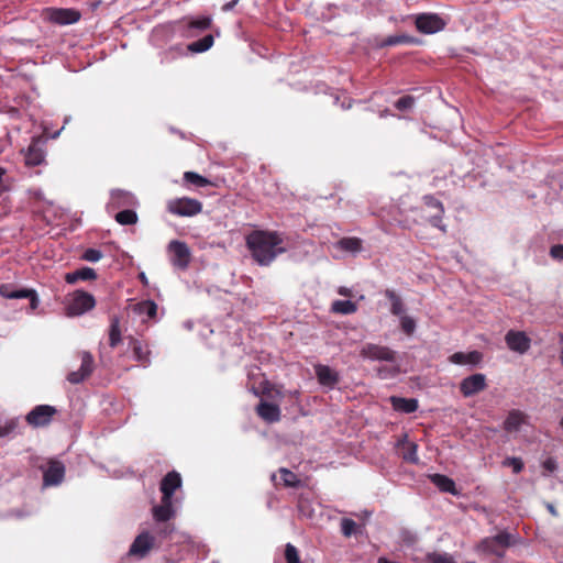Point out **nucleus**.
<instances>
[{
    "label": "nucleus",
    "mask_w": 563,
    "mask_h": 563,
    "mask_svg": "<svg viewBox=\"0 0 563 563\" xmlns=\"http://www.w3.org/2000/svg\"><path fill=\"white\" fill-rule=\"evenodd\" d=\"M245 244L260 266H269L278 255L287 251L283 235L276 231L254 230L246 235Z\"/></svg>",
    "instance_id": "f257e3e1"
},
{
    "label": "nucleus",
    "mask_w": 563,
    "mask_h": 563,
    "mask_svg": "<svg viewBox=\"0 0 563 563\" xmlns=\"http://www.w3.org/2000/svg\"><path fill=\"white\" fill-rule=\"evenodd\" d=\"M109 345L117 349L121 357L133 358L141 363L148 362L150 350L142 341L132 335H122L118 319L111 321Z\"/></svg>",
    "instance_id": "f03ea898"
},
{
    "label": "nucleus",
    "mask_w": 563,
    "mask_h": 563,
    "mask_svg": "<svg viewBox=\"0 0 563 563\" xmlns=\"http://www.w3.org/2000/svg\"><path fill=\"white\" fill-rule=\"evenodd\" d=\"M163 533L166 529L159 531H142L136 536L129 549V555L136 559H144L153 550H158L162 545Z\"/></svg>",
    "instance_id": "7ed1b4c3"
},
{
    "label": "nucleus",
    "mask_w": 563,
    "mask_h": 563,
    "mask_svg": "<svg viewBox=\"0 0 563 563\" xmlns=\"http://www.w3.org/2000/svg\"><path fill=\"white\" fill-rule=\"evenodd\" d=\"M96 305L95 297L84 290H75L66 297V312L69 317L80 316Z\"/></svg>",
    "instance_id": "20e7f679"
},
{
    "label": "nucleus",
    "mask_w": 563,
    "mask_h": 563,
    "mask_svg": "<svg viewBox=\"0 0 563 563\" xmlns=\"http://www.w3.org/2000/svg\"><path fill=\"white\" fill-rule=\"evenodd\" d=\"M514 543L515 536L507 531H501L494 537L483 539L478 544V550L483 551L484 553L503 558L505 555V550Z\"/></svg>",
    "instance_id": "39448f33"
},
{
    "label": "nucleus",
    "mask_w": 563,
    "mask_h": 563,
    "mask_svg": "<svg viewBox=\"0 0 563 563\" xmlns=\"http://www.w3.org/2000/svg\"><path fill=\"white\" fill-rule=\"evenodd\" d=\"M44 22L68 25L76 23L80 19V13L74 9L65 8H44L40 13Z\"/></svg>",
    "instance_id": "423d86ee"
},
{
    "label": "nucleus",
    "mask_w": 563,
    "mask_h": 563,
    "mask_svg": "<svg viewBox=\"0 0 563 563\" xmlns=\"http://www.w3.org/2000/svg\"><path fill=\"white\" fill-rule=\"evenodd\" d=\"M166 208L178 217H194L202 211V203L197 199L183 197L168 200Z\"/></svg>",
    "instance_id": "0eeeda50"
},
{
    "label": "nucleus",
    "mask_w": 563,
    "mask_h": 563,
    "mask_svg": "<svg viewBox=\"0 0 563 563\" xmlns=\"http://www.w3.org/2000/svg\"><path fill=\"white\" fill-rule=\"evenodd\" d=\"M169 261L178 269L185 271L191 262V252L187 243L173 240L167 246Z\"/></svg>",
    "instance_id": "6e6552de"
},
{
    "label": "nucleus",
    "mask_w": 563,
    "mask_h": 563,
    "mask_svg": "<svg viewBox=\"0 0 563 563\" xmlns=\"http://www.w3.org/2000/svg\"><path fill=\"white\" fill-rule=\"evenodd\" d=\"M57 410L49 405L35 406L26 416V422L33 428H41L49 424Z\"/></svg>",
    "instance_id": "1a4fd4ad"
},
{
    "label": "nucleus",
    "mask_w": 563,
    "mask_h": 563,
    "mask_svg": "<svg viewBox=\"0 0 563 563\" xmlns=\"http://www.w3.org/2000/svg\"><path fill=\"white\" fill-rule=\"evenodd\" d=\"M415 24L417 30L423 34H432L442 31L445 22L435 13H421L416 16Z\"/></svg>",
    "instance_id": "9d476101"
},
{
    "label": "nucleus",
    "mask_w": 563,
    "mask_h": 563,
    "mask_svg": "<svg viewBox=\"0 0 563 563\" xmlns=\"http://www.w3.org/2000/svg\"><path fill=\"white\" fill-rule=\"evenodd\" d=\"M360 355L363 358H368L372 361L394 362L396 357V352L389 349L388 346L366 343L365 345L362 346Z\"/></svg>",
    "instance_id": "9b49d317"
},
{
    "label": "nucleus",
    "mask_w": 563,
    "mask_h": 563,
    "mask_svg": "<svg viewBox=\"0 0 563 563\" xmlns=\"http://www.w3.org/2000/svg\"><path fill=\"white\" fill-rule=\"evenodd\" d=\"M487 388L486 376L476 373L465 377L460 383V391L464 397H472Z\"/></svg>",
    "instance_id": "f8f14e48"
},
{
    "label": "nucleus",
    "mask_w": 563,
    "mask_h": 563,
    "mask_svg": "<svg viewBox=\"0 0 563 563\" xmlns=\"http://www.w3.org/2000/svg\"><path fill=\"white\" fill-rule=\"evenodd\" d=\"M505 342L509 350L525 354L531 346V339L523 331L509 330L505 335Z\"/></svg>",
    "instance_id": "ddd939ff"
},
{
    "label": "nucleus",
    "mask_w": 563,
    "mask_h": 563,
    "mask_svg": "<svg viewBox=\"0 0 563 563\" xmlns=\"http://www.w3.org/2000/svg\"><path fill=\"white\" fill-rule=\"evenodd\" d=\"M65 476V466L62 462L51 460L48 466L44 470L43 483L44 486H54L63 482Z\"/></svg>",
    "instance_id": "4468645a"
},
{
    "label": "nucleus",
    "mask_w": 563,
    "mask_h": 563,
    "mask_svg": "<svg viewBox=\"0 0 563 563\" xmlns=\"http://www.w3.org/2000/svg\"><path fill=\"white\" fill-rule=\"evenodd\" d=\"M181 476L178 472H168L161 481L162 497L173 500L174 493L181 486Z\"/></svg>",
    "instance_id": "2eb2a0df"
},
{
    "label": "nucleus",
    "mask_w": 563,
    "mask_h": 563,
    "mask_svg": "<svg viewBox=\"0 0 563 563\" xmlns=\"http://www.w3.org/2000/svg\"><path fill=\"white\" fill-rule=\"evenodd\" d=\"M255 411L257 416L267 423L278 422L282 417L279 406L265 400H261L257 404Z\"/></svg>",
    "instance_id": "dca6fc26"
},
{
    "label": "nucleus",
    "mask_w": 563,
    "mask_h": 563,
    "mask_svg": "<svg viewBox=\"0 0 563 563\" xmlns=\"http://www.w3.org/2000/svg\"><path fill=\"white\" fill-rule=\"evenodd\" d=\"M93 368V358L88 352L81 353V366L79 371H75L68 374L67 379L71 384L81 383L87 376H89Z\"/></svg>",
    "instance_id": "f3484780"
},
{
    "label": "nucleus",
    "mask_w": 563,
    "mask_h": 563,
    "mask_svg": "<svg viewBox=\"0 0 563 563\" xmlns=\"http://www.w3.org/2000/svg\"><path fill=\"white\" fill-rule=\"evenodd\" d=\"M314 371L318 382L322 386L333 388L340 380L339 373L328 365H317Z\"/></svg>",
    "instance_id": "a211bd4d"
},
{
    "label": "nucleus",
    "mask_w": 563,
    "mask_h": 563,
    "mask_svg": "<svg viewBox=\"0 0 563 563\" xmlns=\"http://www.w3.org/2000/svg\"><path fill=\"white\" fill-rule=\"evenodd\" d=\"M528 422V415L519 409H512L508 412L504 421V430L507 432L519 431Z\"/></svg>",
    "instance_id": "6ab92c4d"
},
{
    "label": "nucleus",
    "mask_w": 563,
    "mask_h": 563,
    "mask_svg": "<svg viewBox=\"0 0 563 563\" xmlns=\"http://www.w3.org/2000/svg\"><path fill=\"white\" fill-rule=\"evenodd\" d=\"M423 200L428 207L437 210V212L430 217L429 221L431 225L440 229L442 232H445V227L442 224V216L444 213V207L442 202L432 196H424Z\"/></svg>",
    "instance_id": "aec40b11"
},
{
    "label": "nucleus",
    "mask_w": 563,
    "mask_h": 563,
    "mask_svg": "<svg viewBox=\"0 0 563 563\" xmlns=\"http://www.w3.org/2000/svg\"><path fill=\"white\" fill-rule=\"evenodd\" d=\"M27 166H38L45 161V151L36 142H32L24 154Z\"/></svg>",
    "instance_id": "412c9836"
},
{
    "label": "nucleus",
    "mask_w": 563,
    "mask_h": 563,
    "mask_svg": "<svg viewBox=\"0 0 563 563\" xmlns=\"http://www.w3.org/2000/svg\"><path fill=\"white\" fill-rule=\"evenodd\" d=\"M397 446L401 450V457L409 463L417 464L419 462V457L417 454L418 445L409 441L407 435L404 437L402 440H399Z\"/></svg>",
    "instance_id": "4be33fe9"
},
{
    "label": "nucleus",
    "mask_w": 563,
    "mask_h": 563,
    "mask_svg": "<svg viewBox=\"0 0 563 563\" xmlns=\"http://www.w3.org/2000/svg\"><path fill=\"white\" fill-rule=\"evenodd\" d=\"M482 360H483V354L478 351H472L468 353L455 352L449 357V361L451 363L457 364V365H465V364L477 365L482 362Z\"/></svg>",
    "instance_id": "5701e85b"
},
{
    "label": "nucleus",
    "mask_w": 563,
    "mask_h": 563,
    "mask_svg": "<svg viewBox=\"0 0 563 563\" xmlns=\"http://www.w3.org/2000/svg\"><path fill=\"white\" fill-rule=\"evenodd\" d=\"M175 514L173 508L172 499H164L162 497L161 505L153 507V518L157 522H166L168 521Z\"/></svg>",
    "instance_id": "b1692460"
},
{
    "label": "nucleus",
    "mask_w": 563,
    "mask_h": 563,
    "mask_svg": "<svg viewBox=\"0 0 563 563\" xmlns=\"http://www.w3.org/2000/svg\"><path fill=\"white\" fill-rule=\"evenodd\" d=\"M97 274L93 268L90 267H81L74 272H69L65 274V282L67 284L74 285L78 282L93 280L96 279Z\"/></svg>",
    "instance_id": "393cba45"
},
{
    "label": "nucleus",
    "mask_w": 563,
    "mask_h": 563,
    "mask_svg": "<svg viewBox=\"0 0 563 563\" xmlns=\"http://www.w3.org/2000/svg\"><path fill=\"white\" fill-rule=\"evenodd\" d=\"M390 404L397 411L412 413L418 409V400L415 398L390 397Z\"/></svg>",
    "instance_id": "a878e982"
},
{
    "label": "nucleus",
    "mask_w": 563,
    "mask_h": 563,
    "mask_svg": "<svg viewBox=\"0 0 563 563\" xmlns=\"http://www.w3.org/2000/svg\"><path fill=\"white\" fill-rule=\"evenodd\" d=\"M431 482L444 493H450L452 495H457L456 486L453 479L442 474H433L431 476Z\"/></svg>",
    "instance_id": "bb28decb"
},
{
    "label": "nucleus",
    "mask_w": 563,
    "mask_h": 563,
    "mask_svg": "<svg viewBox=\"0 0 563 563\" xmlns=\"http://www.w3.org/2000/svg\"><path fill=\"white\" fill-rule=\"evenodd\" d=\"M335 247L349 253H360L362 251V240L356 236L342 238L335 243Z\"/></svg>",
    "instance_id": "cd10ccee"
},
{
    "label": "nucleus",
    "mask_w": 563,
    "mask_h": 563,
    "mask_svg": "<svg viewBox=\"0 0 563 563\" xmlns=\"http://www.w3.org/2000/svg\"><path fill=\"white\" fill-rule=\"evenodd\" d=\"M418 40L411 35L407 34H397L389 35L382 40L378 44L379 47L395 46L399 44H417Z\"/></svg>",
    "instance_id": "c85d7f7f"
},
{
    "label": "nucleus",
    "mask_w": 563,
    "mask_h": 563,
    "mask_svg": "<svg viewBox=\"0 0 563 563\" xmlns=\"http://www.w3.org/2000/svg\"><path fill=\"white\" fill-rule=\"evenodd\" d=\"M212 20L210 16H199L191 19L187 23V34L194 36V30L205 31L211 26Z\"/></svg>",
    "instance_id": "c756f323"
},
{
    "label": "nucleus",
    "mask_w": 563,
    "mask_h": 563,
    "mask_svg": "<svg viewBox=\"0 0 563 563\" xmlns=\"http://www.w3.org/2000/svg\"><path fill=\"white\" fill-rule=\"evenodd\" d=\"M331 311L339 314H352L357 311V305L351 300H335L331 305Z\"/></svg>",
    "instance_id": "7c9ffc66"
},
{
    "label": "nucleus",
    "mask_w": 563,
    "mask_h": 563,
    "mask_svg": "<svg viewBox=\"0 0 563 563\" xmlns=\"http://www.w3.org/2000/svg\"><path fill=\"white\" fill-rule=\"evenodd\" d=\"M385 297L389 299L391 307L390 312L394 316H401L405 312V306L401 298L391 289L385 290Z\"/></svg>",
    "instance_id": "2f4dec72"
},
{
    "label": "nucleus",
    "mask_w": 563,
    "mask_h": 563,
    "mask_svg": "<svg viewBox=\"0 0 563 563\" xmlns=\"http://www.w3.org/2000/svg\"><path fill=\"white\" fill-rule=\"evenodd\" d=\"M282 483L285 487L298 488L301 486V481L298 476L288 468L280 467L278 470Z\"/></svg>",
    "instance_id": "473e14b6"
},
{
    "label": "nucleus",
    "mask_w": 563,
    "mask_h": 563,
    "mask_svg": "<svg viewBox=\"0 0 563 563\" xmlns=\"http://www.w3.org/2000/svg\"><path fill=\"white\" fill-rule=\"evenodd\" d=\"M0 295L7 299H21L30 296V289L14 290L10 285L3 284L0 286Z\"/></svg>",
    "instance_id": "72a5a7b5"
},
{
    "label": "nucleus",
    "mask_w": 563,
    "mask_h": 563,
    "mask_svg": "<svg viewBox=\"0 0 563 563\" xmlns=\"http://www.w3.org/2000/svg\"><path fill=\"white\" fill-rule=\"evenodd\" d=\"M135 311L154 319L157 314V305L153 300H143L135 305Z\"/></svg>",
    "instance_id": "f704fd0d"
},
{
    "label": "nucleus",
    "mask_w": 563,
    "mask_h": 563,
    "mask_svg": "<svg viewBox=\"0 0 563 563\" xmlns=\"http://www.w3.org/2000/svg\"><path fill=\"white\" fill-rule=\"evenodd\" d=\"M115 221L121 225H131L137 222V214L132 209H124L114 216Z\"/></svg>",
    "instance_id": "c9c22d12"
},
{
    "label": "nucleus",
    "mask_w": 563,
    "mask_h": 563,
    "mask_svg": "<svg viewBox=\"0 0 563 563\" xmlns=\"http://www.w3.org/2000/svg\"><path fill=\"white\" fill-rule=\"evenodd\" d=\"M213 36L211 34L206 35L205 37L192 42L189 44L188 48L195 53H202L208 51L213 45Z\"/></svg>",
    "instance_id": "e433bc0d"
},
{
    "label": "nucleus",
    "mask_w": 563,
    "mask_h": 563,
    "mask_svg": "<svg viewBox=\"0 0 563 563\" xmlns=\"http://www.w3.org/2000/svg\"><path fill=\"white\" fill-rule=\"evenodd\" d=\"M184 180L188 184L196 186V187H206L211 184L209 179H207L206 177H203L195 172H185Z\"/></svg>",
    "instance_id": "4c0bfd02"
},
{
    "label": "nucleus",
    "mask_w": 563,
    "mask_h": 563,
    "mask_svg": "<svg viewBox=\"0 0 563 563\" xmlns=\"http://www.w3.org/2000/svg\"><path fill=\"white\" fill-rule=\"evenodd\" d=\"M19 420L16 418L0 421V438H5L14 433L18 429Z\"/></svg>",
    "instance_id": "58836bf2"
},
{
    "label": "nucleus",
    "mask_w": 563,
    "mask_h": 563,
    "mask_svg": "<svg viewBox=\"0 0 563 563\" xmlns=\"http://www.w3.org/2000/svg\"><path fill=\"white\" fill-rule=\"evenodd\" d=\"M284 556H285L286 563H301L299 551L291 543H287L285 545Z\"/></svg>",
    "instance_id": "ea45409f"
},
{
    "label": "nucleus",
    "mask_w": 563,
    "mask_h": 563,
    "mask_svg": "<svg viewBox=\"0 0 563 563\" xmlns=\"http://www.w3.org/2000/svg\"><path fill=\"white\" fill-rule=\"evenodd\" d=\"M357 525L354 520L350 518H343L341 520V532L344 537L350 538L352 534L356 533Z\"/></svg>",
    "instance_id": "a19ab883"
},
{
    "label": "nucleus",
    "mask_w": 563,
    "mask_h": 563,
    "mask_svg": "<svg viewBox=\"0 0 563 563\" xmlns=\"http://www.w3.org/2000/svg\"><path fill=\"white\" fill-rule=\"evenodd\" d=\"M400 327H401V330L407 335H411L416 330V321L411 317L402 316L400 318Z\"/></svg>",
    "instance_id": "79ce46f5"
},
{
    "label": "nucleus",
    "mask_w": 563,
    "mask_h": 563,
    "mask_svg": "<svg viewBox=\"0 0 563 563\" xmlns=\"http://www.w3.org/2000/svg\"><path fill=\"white\" fill-rule=\"evenodd\" d=\"M504 466L512 467L515 474H519L523 470V462L520 457H507L503 462Z\"/></svg>",
    "instance_id": "37998d69"
},
{
    "label": "nucleus",
    "mask_w": 563,
    "mask_h": 563,
    "mask_svg": "<svg viewBox=\"0 0 563 563\" xmlns=\"http://www.w3.org/2000/svg\"><path fill=\"white\" fill-rule=\"evenodd\" d=\"M413 103H415V98L412 96L407 95V96L399 98L396 101L395 107L399 111H406V110L411 109Z\"/></svg>",
    "instance_id": "c03bdc74"
},
{
    "label": "nucleus",
    "mask_w": 563,
    "mask_h": 563,
    "mask_svg": "<svg viewBox=\"0 0 563 563\" xmlns=\"http://www.w3.org/2000/svg\"><path fill=\"white\" fill-rule=\"evenodd\" d=\"M429 563H456L454 561V559L444 553V554H438V553H434L432 555L429 556Z\"/></svg>",
    "instance_id": "a18cd8bd"
},
{
    "label": "nucleus",
    "mask_w": 563,
    "mask_h": 563,
    "mask_svg": "<svg viewBox=\"0 0 563 563\" xmlns=\"http://www.w3.org/2000/svg\"><path fill=\"white\" fill-rule=\"evenodd\" d=\"M102 257V253L95 249H88L84 252L81 258L88 262H97Z\"/></svg>",
    "instance_id": "49530a36"
},
{
    "label": "nucleus",
    "mask_w": 563,
    "mask_h": 563,
    "mask_svg": "<svg viewBox=\"0 0 563 563\" xmlns=\"http://www.w3.org/2000/svg\"><path fill=\"white\" fill-rule=\"evenodd\" d=\"M550 255L552 258L563 262V244L553 245L550 249Z\"/></svg>",
    "instance_id": "de8ad7c7"
},
{
    "label": "nucleus",
    "mask_w": 563,
    "mask_h": 563,
    "mask_svg": "<svg viewBox=\"0 0 563 563\" xmlns=\"http://www.w3.org/2000/svg\"><path fill=\"white\" fill-rule=\"evenodd\" d=\"M117 197H121L122 198V202L119 203V206H129V205H132L133 202V197L130 195V194H117V192H112L111 194V199L114 200Z\"/></svg>",
    "instance_id": "09e8293b"
},
{
    "label": "nucleus",
    "mask_w": 563,
    "mask_h": 563,
    "mask_svg": "<svg viewBox=\"0 0 563 563\" xmlns=\"http://www.w3.org/2000/svg\"><path fill=\"white\" fill-rule=\"evenodd\" d=\"M26 298L30 299V305H31L32 310H34L38 307V298H37V294L35 290L30 289V296H27Z\"/></svg>",
    "instance_id": "8fccbe9b"
},
{
    "label": "nucleus",
    "mask_w": 563,
    "mask_h": 563,
    "mask_svg": "<svg viewBox=\"0 0 563 563\" xmlns=\"http://www.w3.org/2000/svg\"><path fill=\"white\" fill-rule=\"evenodd\" d=\"M556 467V462L552 457H549L543 462V468L547 470L548 472H554Z\"/></svg>",
    "instance_id": "3c124183"
},
{
    "label": "nucleus",
    "mask_w": 563,
    "mask_h": 563,
    "mask_svg": "<svg viewBox=\"0 0 563 563\" xmlns=\"http://www.w3.org/2000/svg\"><path fill=\"white\" fill-rule=\"evenodd\" d=\"M240 0H232L222 5V11L228 12L231 11Z\"/></svg>",
    "instance_id": "603ef678"
},
{
    "label": "nucleus",
    "mask_w": 563,
    "mask_h": 563,
    "mask_svg": "<svg viewBox=\"0 0 563 563\" xmlns=\"http://www.w3.org/2000/svg\"><path fill=\"white\" fill-rule=\"evenodd\" d=\"M338 292L341 295V296H344V297H351L352 296V290L346 288V287H340Z\"/></svg>",
    "instance_id": "864d4df0"
},
{
    "label": "nucleus",
    "mask_w": 563,
    "mask_h": 563,
    "mask_svg": "<svg viewBox=\"0 0 563 563\" xmlns=\"http://www.w3.org/2000/svg\"><path fill=\"white\" fill-rule=\"evenodd\" d=\"M139 278H140V280H141V283H142L143 285H145V286H146V285L148 284V279H147V277L145 276V274H144V273H141V274L139 275Z\"/></svg>",
    "instance_id": "5fc2aeb1"
},
{
    "label": "nucleus",
    "mask_w": 563,
    "mask_h": 563,
    "mask_svg": "<svg viewBox=\"0 0 563 563\" xmlns=\"http://www.w3.org/2000/svg\"><path fill=\"white\" fill-rule=\"evenodd\" d=\"M4 174H5V169L0 167V181L2 180V177Z\"/></svg>",
    "instance_id": "6e6d98bb"
},
{
    "label": "nucleus",
    "mask_w": 563,
    "mask_h": 563,
    "mask_svg": "<svg viewBox=\"0 0 563 563\" xmlns=\"http://www.w3.org/2000/svg\"><path fill=\"white\" fill-rule=\"evenodd\" d=\"M548 509L551 511V514L555 515V510H554V507L552 505H549Z\"/></svg>",
    "instance_id": "4d7b16f0"
},
{
    "label": "nucleus",
    "mask_w": 563,
    "mask_h": 563,
    "mask_svg": "<svg viewBox=\"0 0 563 563\" xmlns=\"http://www.w3.org/2000/svg\"><path fill=\"white\" fill-rule=\"evenodd\" d=\"M560 427L563 429V417L560 420Z\"/></svg>",
    "instance_id": "13d9d810"
},
{
    "label": "nucleus",
    "mask_w": 563,
    "mask_h": 563,
    "mask_svg": "<svg viewBox=\"0 0 563 563\" xmlns=\"http://www.w3.org/2000/svg\"><path fill=\"white\" fill-rule=\"evenodd\" d=\"M272 481L275 482L276 481V474H273L272 475Z\"/></svg>",
    "instance_id": "bf43d9fd"
},
{
    "label": "nucleus",
    "mask_w": 563,
    "mask_h": 563,
    "mask_svg": "<svg viewBox=\"0 0 563 563\" xmlns=\"http://www.w3.org/2000/svg\"><path fill=\"white\" fill-rule=\"evenodd\" d=\"M561 361H562V365H563V351H562V354H561Z\"/></svg>",
    "instance_id": "052dcab7"
}]
</instances>
